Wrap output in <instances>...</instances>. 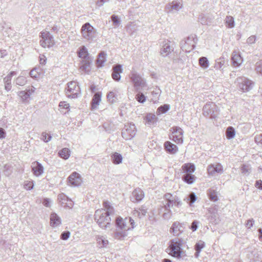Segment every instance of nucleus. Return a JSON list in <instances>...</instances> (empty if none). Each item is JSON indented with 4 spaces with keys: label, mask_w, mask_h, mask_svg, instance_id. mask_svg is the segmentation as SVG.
Instances as JSON below:
<instances>
[{
    "label": "nucleus",
    "mask_w": 262,
    "mask_h": 262,
    "mask_svg": "<svg viewBox=\"0 0 262 262\" xmlns=\"http://www.w3.org/2000/svg\"><path fill=\"white\" fill-rule=\"evenodd\" d=\"M208 213L207 214V217L209 222L214 224L217 223L218 214L216 211L214 210L209 209L208 210Z\"/></svg>",
    "instance_id": "bb28decb"
},
{
    "label": "nucleus",
    "mask_w": 262,
    "mask_h": 262,
    "mask_svg": "<svg viewBox=\"0 0 262 262\" xmlns=\"http://www.w3.org/2000/svg\"><path fill=\"white\" fill-rule=\"evenodd\" d=\"M208 195L209 199L213 202H216L218 200L216 192L215 190L209 189L208 192Z\"/></svg>",
    "instance_id": "79ce46f5"
},
{
    "label": "nucleus",
    "mask_w": 262,
    "mask_h": 262,
    "mask_svg": "<svg viewBox=\"0 0 262 262\" xmlns=\"http://www.w3.org/2000/svg\"><path fill=\"white\" fill-rule=\"evenodd\" d=\"M237 86L243 92H248L252 89L253 83L248 78L243 77H238L236 81Z\"/></svg>",
    "instance_id": "9d476101"
},
{
    "label": "nucleus",
    "mask_w": 262,
    "mask_h": 262,
    "mask_svg": "<svg viewBox=\"0 0 262 262\" xmlns=\"http://www.w3.org/2000/svg\"><path fill=\"white\" fill-rule=\"evenodd\" d=\"M164 199L165 200V202H162V204L164 206V208L167 209L165 210L166 212H164L162 214V217L165 220H168L171 218V211L170 210V208L173 206H176L179 207L182 205V202L180 198L176 195H172L171 194L167 193L164 194Z\"/></svg>",
    "instance_id": "f03ea898"
},
{
    "label": "nucleus",
    "mask_w": 262,
    "mask_h": 262,
    "mask_svg": "<svg viewBox=\"0 0 262 262\" xmlns=\"http://www.w3.org/2000/svg\"><path fill=\"white\" fill-rule=\"evenodd\" d=\"M112 70V77L113 79L116 81H119L121 78L120 74L123 72L122 65L116 64L113 66Z\"/></svg>",
    "instance_id": "412c9836"
},
{
    "label": "nucleus",
    "mask_w": 262,
    "mask_h": 262,
    "mask_svg": "<svg viewBox=\"0 0 262 262\" xmlns=\"http://www.w3.org/2000/svg\"><path fill=\"white\" fill-rule=\"evenodd\" d=\"M58 199L60 201H61V200L69 201V199L65 194H64L63 193H61V194H59L58 195Z\"/></svg>",
    "instance_id": "0e129e2a"
},
{
    "label": "nucleus",
    "mask_w": 262,
    "mask_h": 262,
    "mask_svg": "<svg viewBox=\"0 0 262 262\" xmlns=\"http://www.w3.org/2000/svg\"><path fill=\"white\" fill-rule=\"evenodd\" d=\"M172 134L169 136L170 139L177 144H182L183 142V130L178 126L172 127Z\"/></svg>",
    "instance_id": "4468645a"
},
{
    "label": "nucleus",
    "mask_w": 262,
    "mask_h": 262,
    "mask_svg": "<svg viewBox=\"0 0 262 262\" xmlns=\"http://www.w3.org/2000/svg\"><path fill=\"white\" fill-rule=\"evenodd\" d=\"M105 55L106 54L104 52H101L98 56L97 60V64L98 67H102L103 66V63L105 61Z\"/></svg>",
    "instance_id": "c9c22d12"
},
{
    "label": "nucleus",
    "mask_w": 262,
    "mask_h": 262,
    "mask_svg": "<svg viewBox=\"0 0 262 262\" xmlns=\"http://www.w3.org/2000/svg\"><path fill=\"white\" fill-rule=\"evenodd\" d=\"M182 178L185 183L192 184L194 182L196 177L192 173H189V174H184Z\"/></svg>",
    "instance_id": "7c9ffc66"
},
{
    "label": "nucleus",
    "mask_w": 262,
    "mask_h": 262,
    "mask_svg": "<svg viewBox=\"0 0 262 262\" xmlns=\"http://www.w3.org/2000/svg\"><path fill=\"white\" fill-rule=\"evenodd\" d=\"M254 222V221L253 220V219L248 220L246 223V227L248 228H250L251 227L253 226Z\"/></svg>",
    "instance_id": "774afa93"
},
{
    "label": "nucleus",
    "mask_w": 262,
    "mask_h": 262,
    "mask_svg": "<svg viewBox=\"0 0 262 262\" xmlns=\"http://www.w3.org/2000/svg\"><path fill=\"white\" fill-rule=\"evenodd\" d=\"M205 247V243L203 241H199L194 246L195 251H201Z\"/></svg>",
    "instance_id": "09e8293b"
},
{
    "label": "nucleus",
    "mask_w": 262,
    "mask_h": 262,
    "mask_svg": "<svg viewBox=\"0 0 262 262\" xmlns=\"http://www.w3.org/2000/svg\"><path fill=\"white\" fill-rule=\"evenodd\" d=\"M30 95L31 93L30 92V91L27 92L23 91L19 92L18 93V96L21 97L23 101L27 100L30 97Z\"/></svg>",
    "instance_id": "c03bdc74"
},
{
    "label": "nucleus",
    "mask_w": 262,
    "mask_h": 262,
    "mask_svg": "<svg viewBox=\"0 0 262 262\" xmlns=\"http://www.w3.org/2000/svg\"><path fill=\"white\" fill-rule=\"evenodd\" d=\"M242 173L245 175L248 176L251 172V167L248 164H243L241 166Z\"/></svg>",
    "instance_id": "ea45409f"
},
{
    "label": "nucleus",
    "mask_w": 262,
    "mask_h": 262,
    "mask_svg": "<svg viewBox=\"0 0 262 262\" xmlns=\"http://www.w3.org/2000/svg\"><path fill=\"white\" fill-rule=\"evenodd\" d=\"M66 95L68 98H76L80 95V89L77 82L72 81L67 84Z\"/></svg>",
    "instance_id": "6e6552de"
},
{
    "label": "nucleus",
    "mask_w": 262,
    "mask_h": 262,
    "mask_svg": "<svg viewBox=\"0 0 262 262\" xmlns=\"http://www.w3.org/2000/svg\"><path fill=\"white\" fill-rule=\"evenodd\" d=\"M199 223V222L196 220H194L192 222L190 226V229L192 230V231H195L197 230Z\"/></svg>",
    "instance_id": "13d9d810"
},
{
    "label": "nucleus",
    "mask_w": 262,
    "mask_h": 262,
    "mask_svg": "<svg viewBox=\"0 0 262 262\" xmlns=\"http://www.w3.org/2000/svg\"><path fill=\"white\" fill-rule=\"evenodd\" d=\"M41 39L40 41V45L44 48L50 47L54 44L53 36L49 32L45 31L41 33Z\"/></svg>",
    "instance_id": "ddd939ff"
},
{
    "label": "nucleus",
    "mask_w": 262,
    "mask_h": 262,
    "mask_svg": "<svg viewBox=\"0 0 262 262\" xmlns=\"http://www.w3.org/2000/svg\"><path fill=\"white\" fill-rule=\"evenodd\" d=\"M144 196V193L140 188L135 189L130 197V200L134 202H138L142 200Z\"/></svg>",
    "instance_id": "aec40b11"
},
{
    "label": "nucleus",
    "mask_w": 262,
    "mask_h": 262,
    "mask_svg": "<svg viewBox=\"0 0 262 262\" xmlns=\"http://www.w3.org/2000/svg\"><path fill=\"white\" fill-rule=\"evenodd\" d=\"M194 165L192 163H186L182 166V170L184 174L192 173L195 171Z\"/></svg>",
    "instance_id": "c85d7f7f"
},
{
    "label": "nucleus",
    "mask_w": 262,
    "mask_h": 262,
    "mask_svg": "<svg viewBox=\"0 0 262 262\" xmlns=\"http://www.w3.org/2000/svg\"><path fill=\"white\" fill-rule=\"evenodd\" d=\"M158 118L156 115L152 113H148V126H155L157 125Z\"/></svg>",
    "instance_id": "f704fd0d"
},
{
    "label": "nucleus",
    "mask_w": 262,
    "mask_h": 262,
    "mask_svg": "<svg viewBox=\"0 0 262 262\" xmlns=\"http://www.w3.org/2000/svg\"><path fill=\"white\" fill-rule=\"evenodd\" d=\"M52 136L51 135L48 134L46 132H43L41 134V139L45 142H48L51 140Z\"/></svg>",
    "instance_id": "864d4df0"
},
{
    "label": "nucleus",
    "mask_w": 262,
    "mask_h": 262,
    "mask_svg": "<svg viewBox=\"0 0 262 262\" xmlns=\"http://www.w3.org/2000/svg\"><path fill=\"white\" fill-rule=\"evenodd\" d=\"M196 195L194 193L191 192L189 193L187 199L190 206H191L192 204L196 200Z\"/></svg>",
    "instance_id": "49530a36"
},
{
    "label": "nucleus",
    "mask_w": 262,
    "mask_h": 262,
    "mask_svg": "<svg viewBox=\"0 0 262 262\" xmlns=\"http://www.w3.org/2000/svg\"><path fill=\"white\" fill-rule=\"evenodd\" d=\"M111 157L112 161L114 164L117 165L122 163L123 158L120 154L115 152Z\"/></svg>",
    "instance_id": "c756f323"
},
{
    "label": "nucleus",
    "mask_w": 262,
    "mask_h": 262,
    "mask_svg": "<svg viewBox=\"0 0 262 262\" xmlns=\"http://www.w3.org/2000/svg\"><path fill=\"white\" fill-rule=\"evenodd\" d=\"M207 171L209 174L213 175L223 172V167L220 163L210 164L207 167Z\"/></svg>",
    "instance_id": "5701e85b"
},
{
    "label": "nucleus",
    "mask_w": 262,
    "mask_h": 262,
    "mask_svg": "<svg viewBox=\"0 0 262 262\" xmlns=\"http://www.w3.org/2000/svg\"><path fill=\"white\" fill-rule=\"evenodd\" d=\"M111 18H112V20L113 21L114 25L115 27L119 26L120 23V19L118 18V17L115 15H113L111 16Z\"/></svg>",
    "instance_id": "5fc2aeb1"
},
{
    "label": "nucleus",
    "mask_w": 262,
    "mask_h": 262,
    "mask_svg": "<svg viewBox=\"0 0 262 262\" xmlns=\"http://www.w3.org/2000/svg\"><path fill=\"white\" fill-rule=\"evenodd\" d=\"M182 8V4L179 1H173L166 5L165 9L167 12H176Z\"/></svg>",
    "instance_id": "6ab92c4d"
},
{
    "label": "nucleus",
    "mask_w": 262,
    "mask_h": 262,
    "mask_svg": "<svg viewBox=\"0 0 262 262\" xmlns=\"http://www.w3.org/2000/svg\"><path fill=\"white\" fill-rule=\"evenodd\" d=\"M27 80L24 77H18L16 79V84L18 85H24L26 83Z\"/></svg>",
    "instance_id": "603ef678"
},
{
    "label": "nucleus",
    "mask_w": 262,
    "mask_h": 262,
    "mask_svg": "<svg viewBox=\"0 0 262 262\" xmlns=\"http://www.w3.org/2000/svg\"><path fill=\"white\" fill-rule=\"evenodd\" d=\"M197 40L196 35H191L188 36L186 40L181 41V49L185 52H190L195 48Z\"/></svg>",
    "instance_id": "1a4fd4ad"
},
{
    "label": "nucleus",
    "mask_w": 262,
    "mask_h": 262,
    "mask_svg": "<svg viewBox=\"0 0 262 262\" xmlns=\"http://www.w3.org/2000/svg\"><path fill=\"white\" fill-rule=\"evenodd\" d=\"M166 209L161 203L151 210V215H148V219L152 221H157L161 216L162 217V214L166 212Z\"/></svg>",
    "instance_id": "f8f14e48"
},
{
    "label": "nucleus",
    "mask_w": 262,
    "mask_h": 262,
    "mask_svg": "<svg viewBox=\"0 0 262 262\" xmlns=\"http://www.w3.org/2000/svg\"><path fill=\"white\" fill-rule=\"evenodd\" d=\"M136 98L137 100L140 103H143L146 100V97L143 93L141 92H139L136 95Z\"/></svg>",
    "instance_id": "8fccbe9b"
},
{
    "label": "nucleus",
    "mask_w": 262,
    "mask_h": 262,
    "mask_svg": "<svg viewBox=\"0 0 262 262\" xmlns=\"http://www.w3.org/2000/svg\"><path fill=\"white\" fill-rule=\"evenodd\" d=\"M183 227L178 222H174L171 227L170 228V232L173 233L174 236H178L179 234L183 232Z\"/></svg>",
    "instance_id": "a878e982"
},
{
    "label": "nucleus",
    "mask_w": 262,
    "mask_h": 262,
    "mask_svg": "<svg viewBox=\"0 0 262 262\" xmlns=\"http://www.w3.org/2000/svg\"><path fill=\"white\" fill-rule=\"evenodd\" d=\"M32 170L36 176H40L43 172V167L42 165L37 161L34 162L31 165Z\"/></svg>",
    "instance_id": "b1692460"
},
{
    "label": "nucleus",
    "mask_w": 262,
    "mask_h": 262,
    "mask_svg": "<svg viewBox=\"0 0 262 262\" xmlns=\"http://www.w3.org/2000/svg\"><path fill=\"white\" fill-rule=\"evenodd\" d=\"M231 60L233 65L236 67H239L243 61V58L240 54L235 51H234L232 53Z\"/></svg>",
    "instance_id": "393cba45"
},
{
    "label": "nucleus",
    "mask_w": 262,
    "mask_h": 262,
    "mask_svg": "<svg viewBox=\"0 0 262 262\" xmlns=\"http://www.w3.org/2000/svg\"><path fill=\"white\" fill-rule=\"evenodd\" d=\"M147 208L146 206H142L139 210L134 211V215L138 216L139 218L144 216L147 213Z\"/></svg>",
    "instance_id": "2f4dec72"
},
{
    "label": "nucleus",
    "mask_w": 262,
    "mask_h": 262,
    "mask_svg": "<svg viewBox=\"0 0 262 262\" xmlns=\"http://www.w3.org/2000/svg\"><path fill=\"white\" fill-rule=\"evenodd\" d=\"M235 135V129L232 126H229L226 130V138L228 140L232 139Z\"/></svg>",
    "instance_id": "72a5a7b5"
},
{
    "label": "nucleus",
    "mask_w": 262,
    "mask_h": 262,
    "mask_svg": "<svg viewBox=\"0 0 262 262\" xmlns=\"http://www.w3.org/2000/svg\"><path fill=\"white\" fill-rule=\"evenodd\" d=\"M101 101V95L99 93H96L94 94V97L92 100V106L95 107L98 105Z\"/></svg>",
    "instance_id": "4c0bfd02"
},
{
    "label": "nucleus",
    "mask_w": 262,
    "mask_h": 262,
    "mask_svg": "<svg viewBox=\"0 0 262 262\" xmlns=\"http://www.w3.org/2000/svg\"><path fill=\"white\" fill-rule=\"evenodd\" d=\"M148 93L151 94V97L150 101L154 103H157L159 100V97L161 93V91L159 87H151L148 88Z\"/></svg>",
    "instance_id": "a211bd4d"
},
{
    "label": "nucleus",
    "mask_w": 262,
    "mask_h": 262,
    "mask_svg": "<svg viewBox=\"0 0 262 262\" xmlns=\"http://www.w3.org/2000/svg\"><path fill=\"white\" fill-rule=\"evenodd\" d=\"M80 33L82 38L88 41L93 40L96 37V31L89 23L82 26Z\"/></svg>",
    "instance_id": "0eeeda50"
},
{
    "label": "nucleus",
    "mask_w": 262,
    "mask_h": 262,
    "mask_svg": "<svg viewBox=\"0 0 262 262\" xmlns=\"http://www.w3.org/2000/svg\"><path fill=\"white\" fill-rule=\"evenodd\" d=\"M256 36L255 35H252L248 38L247 40V42L248 44H252L255 42L256 40Z\"/></svg>",
    "instance_id": "e2e57ef3"
},
{
    "label": "nucleus",
    "mask_w": 262,
    "mask_h": 262,
    "mask_svg": "<svg viewBox=\"0 0 262 262\" xmlns=\"http://www.w3.org/2000/svg\"><path fill=\"white\" fill-rule=\"evenodd\" d=\"M164 147L166 151L171 155H174L178 151V146L168 141L164 143Z\"/></svg>",
    "instance_id": "4be33fe9"
},
{
    "label": "nucleus",
    "mask_w": 262,
    "mask_h": 262,
    "mask_svg": "<svg viewBox=\"0 0 262 262\" xmlns=\"http://www.w3.org/2000/svg\"><path fill=\"white\" fill-rule=\"evenodd\" d=\"M112 214L107 213L105 209H98L95 213V220L102 229L109 227L111 221L110 216Z\"/></svg>",
    "instance_id": "20e7f679"
},
{
    "label": "nucleus",
    "mask_w": 262,
    "mask_h": 262,
    "mask_svg": "<svg viewBox=\"0 0 262 262\" xmlns=\"http://www.w3.org/2000/svg\"><path fill=\"white\" fill-rule=\"evenodd\" d=\"M69 185L73 186H78L82 183V179L80 175L76 172H73L68 178Z\"/></svg>",
    "instance_id": "dca6fc26"
},
{
    "label": "nucleus",
    "mask_w": 262,
    "mask_h": 262,
    "mask_svg": "<svg viewBox=\"0 0 262 262\" xmlns=\"http://www.w3.org/2000/svg\"><path fill=\"white\" fill-rule=\"evenodd\" d=\"M59 156L64 159H68L70 155V150L68 148H63L58 152Z\"/></svg>",
    "instance_id": "473e14b6"
},
{
    "label": "nucleus",
    "mask_w": 262,
    "mask_h": 262,
    "mask_svg": "<svg viewBox=\"0 0 262 262\" xmlns=\"http://www.w3.org/2000/svg\"><path fill=\"white\" fill-rule=\"evenodd\" d=\"M224 64V61L221 58H220L216 61L214 68H216V69H220L222 68Z\"/></svg>",
    "instance_id": "6e6d98bb"
},
{
    "label": "nucleus",
    "mask_w": 262,
    "mask_h": 262,
    "mask_svg": "<svg viewBox=\"0 0 262 262\" xmlns=\"http://www.w3.org/2000/svg\"><path fill=\"white\" fill-rule=\"evenodd\" d=\"M133 29L135 30L134 25L132 23L127 25V26H126V30L130 34H132L133 32H134V31L133 30Z\"/></svg>",
    "instance_id": "052dcab7"
},
{
    "label": "nucleus",
    "mask_w": 262,
    "mask_h": 262,
    "mask_svg": "<svg viewBox=\"0 0 262 262\" xmlns=\"http://www.w3.org/2000/svg\"><path fill=\"white\" fill-rule=\"evenodd\" d=\"M183 242V240L178 237H176L171 240L167 249L169 254L178 258L185 256V253L182 249Z\"/></svg>",
    "instance_id": "7ed1b4c3"
},
{
    "label": "nucleus",
    "mask_w": 262,
    "mask_h": 262,
    "mask_svg": "<svg viewBox=\"0 0 262 262\" xmlns=\"http://www.w3.org/2000/svg\"><path fill=\"white\" fill-rule=\"evenodd\" d=\"M103 206L105 208V211L107 213L113 214L114 213V208L110 205V203L107 201H105L103 203Z\"/></svg>",
    "instance_id": "a18cd8bd"
},
{
    "label": "nucleus",
    "mask_w": 262,
    "mask_h": 262,
    "mask_svg": "<svg viewBox=\"0 0 262 262\" xmlns=\"http://www.w3.org/2000/svg\"><path fill=\"white\" fill-rule=\"evenodd\" d=\"M11 79L12 78L10 76H7L4 78L5 88L7 91H10L11 89Z\"/></svg>",
    "instance_id": "a19ab883"
},
{
    "label": "nucleus",
    "mask_w": 262,
    "mask_h": 262,
    "mask_svg": "<svg viewBox=\"0 0 262 262\" xmlns=\"http://www.w3.org/2000/svg\"><path fill=\"white\" fill-rule=\"evenodd\" d=\"M136 133L135 124L126 123L122 130V136L125 140H130L135 136Z\"/></svg>",
    "instance_id": "9b49d317"
},
{
    "label": "nucleus",
    "mask_w": 262,
    "mask_h": 262,
    "mask_svg": "<svg viewBox=\"0 0 262 262\" xmlns=\"http://www.w3.org/2000/svg\"><path fill=\"white\" fill-rule=\"evenodd\" d=\"M60 218L55 213L50 215V225L53 227H57L61 224Z\"/></svg>",
    "instance_id": "cd10ccee"
},
{
    "label": "nucleus",
    "mask_w": 262,
    "mask_h": 262,
    "mask_svg": "<svg viewBox=\"0 0 262 262\" xmlns=\"http://www.w3.org/2000/svg\"><path fill=\"white\" fill-rule=\"evenodd\" d=\"M78 56L82 58L80 69L84 71L88 72L90 70V64L92 62V59L89 56L87 49L84 46H82L78 51Z\"/></svg>",
    "instance_id": "39448f33"
},
{
    "label": "nucleus",
    "mask_w": 262,
    "mask_h": 262,
    "mask_svg": "<svg viewBox=\"0 0 262 262\" xmlns=\"http://www.w3.org/2000/svg\"><path fill=\"white\" fill-rule=\"evenodd\" d=\"M170 43V41L168 40H164L160 42V45L162 46L160 53L163 57L167 56L173 50V48Z\"/></svg>",
    "instance_id": "2eb2a0df"
},
{
    "label": "nucleus",
    "mask_w": 262,
    "mask_h": 262,
    "mask_svg": "<svg viewBox=\"0 0 262 262\" xmlns=\"http://www.w3.org/2000/svg\"><path fill=\"white\" fill-rule=\"evenodd\" d=\"M70 235V232L68 231L63 232L61 235L60 238L63 240H67L68 239Z\"/></svg>",
    "instance_id": "bf43d9fd"
},
{
    "label": "nucleus",
    "mask_w": 262,
    "mask_h": 262,
    "mask_svg": "<svg viewBox=\"0 0 262 262\" xmlns=\"http://www.w3.org/2000/svg\"><path fill=\"white\" fill-rule=\"evenodd\" d=\"M135 223L130 217L123 219L120 216L116 218V225L117 229L114 233L115 238L122 240L127 236V231L135 227Z\"/></svg>",
    "instance_id": "f257e3e1"
},
{
    "label": "nucleus",
    "mask_w": 262,
    "mask_h": 262,
    "mask_svg": "<svg viewBox=\"0 0 262 262\" xmlns=\"http://www.w3.org/2000/svg\"><path fill=\"white\" fill-rule=\"evenodd\" d=\"M38 70L39 69L38 68H34L30 72V76L33 78L37 79L39 76L40 72L38 71Z\"/></svg>",
    "instance_id": "de8ad7c7"
},
{
    "label": "nucleus",
    "mask_w": 262,
    "mask_h": 262,
    "mask_svg": "<svg viewBox=\"0 0 262 262\" xmlns=\"http://www.w3.org/2000/svg\"><path fill=\"white\" fill-rule=\"evenodd\" d=\"M219 108L213 102H208L205 104L203 108V115L206 117L210 119H216L219 115Z\"/></svg>",
    "instance_id": "423d86ee"
},
{
    "label": "nucleus",
    "mask_w": 262,
    "mask_h": 262,
    "mask_svg": "<svg viewBox=\"0 0 262 262\" xmlns=\"http://www.w3.org/2000/svg\"><path fill=\"white\" fill-rule=\"evenodd\" d=\"M130 78L137 90H138L144 85V82L142 77L137 73H132L130 75Z\"/></svg>",
    "instance_id": "f3484780"
},
{
    "label": "nucleus",
    "mask_w": 262,
    "mask_h": 262,
    "mask_svg": "<svg viewBox=\"0 0 262 262\" xmlns=\"http://www.w3.org/2000/svg\"><path fill=\"white\" fill-rule=\"evenodd\" d=\"M107 98L109 102H111L112 103H114L116 102L117 98L113 92H110L107 95Z\"/></svg>",
    "instance_id": "3c124183"
},
{
    "label": "nucleus",
    "mask_w": 262,
    "mask_h": 262,
    "mask_svg": "<svg viewBox=\"0 0 262 262\" xmlns=\"http://www.w3.org/2000/svg\"><path fill=\"white\" fill-rule=\"evenodd\" d=\"M24 187L27 190H31L33 188V183L31 182H27L24 185Z\"/></svg>",
    "instance_id": "680f3d73"
},
{
    "label": "nucleus",
    "mask_w": 262,
    "mask_h": 262,
    "mask_svg": "<svg viewBox=\"0 0 262 262\" xmlns=\"http://www.w3.org/2000/svg\"><path fill=\"white\" fill-rule=\"evenodd\" d=\"M225 24L229 28H233L235 26L234 18L231 16H227L225 18Z\"/></svg>",
    "instance_id": "e433bc0d"
},
{
    "label": "nucleus",
    "mask_w": 262,
    "mask_h": 262,
    "mask_svg": "<svg viewBox=\"0 0 262 262\" xmlns=\"http://www.w3.org/2000/svg\"><path fill=\"white\" fill-rule=\"evenodd\" d=\"M59 107H63L66 109L69 108L70 105L69 103H67L66 102H60L59 104Z\"/></svg>",
    "instance_id": "338daca9"
},
{
    "label": "nucleus",
    "mask_w": 262,
    "mask_h": 262,
    "mask_svg": "<svg viewBox=\"0 0 262 262\" xmlns=\"http://www.w3.org/2000/svg\"><path fill=\"white\" fill-rule=\"evenodd\" d=\"M199 64L201 67L206 69L209 66V62L207 58L205 57H202L199 59Z\"/></svg>",
    "instance_id": "37998d69"
},
{
    "label": "nucleus",
    "mask_w": 262,
    "mask_h": 262,
    "mask_svg": "<svg viewBox=\"0 0 262 262\" xmlns=\"http://www.w3.org/2000/svg\"><path fill=\"white\" fill-rule=\"evenodd\" d=\"M256 70L257 73L262 75V61H259L256 63Z\"/></svg>",
    "instance_id": "4d7b16f0"
},
{
    "label": "nucleus",
    "mask_w": 262,
    "mask_h": 262,
    "mask_svg": "<svg viewBox=\"0 0 262 262\" xmlns=\"http://www.w3.org/2000/svg\"><path fill=\"white\" fill-rule=\"evenodd\" d=\"M170 109V106L168 104H164L158 107L157 110V115H159L161 114L166 113Z\"/></svg>",
    "instance_id": "58836bf2"
},
{
    "label": "nucleus",
    "mask_w": 262,
    "mask_h": 262,
    "mask_svg": "<svg viewBox=\"0 0 262 262\" xmlns=\"http://www.w3.org/2000/svg\"><path fill=\"white\" fill-rule=\"evenodd\" d=\"M255 186L260 190H262V181L260 180H257L255 183Z\"/></svg>",
    "instance_id": "69168bd1"
}]
</instances>
